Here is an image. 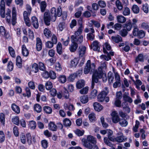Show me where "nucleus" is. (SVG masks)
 I'll list each match as a JSON object with an SVG mask.
<instances>
[{"label": "nucleus", "instance_id": "obj_1", "mask_svg": "<svg viewBox=\"0 0 149 149\" xmlns=\"http://www.w3.org/2000/svg\"><path fill=\"white\" fill-rule=\"evenodd\" d=\"M102 78L104 82H105L107 80V77L106 74L102 71L101 67L98 68V70H96L93 74L92 77L91 88L93 89L95 86V83H97L99 79Z\"/></svg>", "mask_w": 149, "mask_h": 149}, {"label": "nucleus", "instance_id": "obj_2", "mask_svg": "<svg viewBox=\"0 0 149 149\" xmlns=\"http://www.w3.org/2000/svg\"><path fill=\"white\" fill-rule=\"evenodd\" d=\"M0 14L1 17L3 18L5 16L6 20L8 23L10 22L11 17L10 10L8 9L5 15V3L4 0H1L0 3Z\"/></svg>", "mask_w": 149, "mask_h": 149}, {"label": "nucleus", "instance_id": "obj_3", "mask_svg": "<svg viewBox=\"0 0 149 149\" xmlns=\"http://www.w3.org/2000/svg\"><path fill=\"white\" fill-rule=\"evenodd\" d=\"M72 36V39H71V44L70 45L69 48V50L72 52H75L77 49L78 47V44H80L82 42V38L80 37L79 39L77 40H75V39Z\"/></svg>", "mask_w": 149, "mask_h": 149}, {"label": "nucleus", "instance_id": "obj_4", "mask_svg": "<svg viewBox=\"0 0 149 149\" xmlns=\"http://www.w3.org/2000/svg\"><path fill=\"white\" fill-rule=\"evenodd\" d=\"M95 68V64L92 63L91 64V61L90 60H88L86 64L84 71V73L86 74H88L91 69H94Z\"/></svg>", "mask_w": 149, "mask_h": 149}, {"label": "nucleus", "instance_id": "obj_5", "mask_svg": "<svg viewBox=\"0 0 149 149\" xmlns=\"http://www.w3.org/2000/svg\"><path fill=\"white\" fill-rule=\"evenodd\" d=\"M82 30L83 28H81V27H79L77 31L75 32L74 35L72 36L71 39H72V37L74 36V37L75 39V40H77L80 37H81L82 38V42L83 36L82 35H80L82 32Z\"/></svg>", "mask_w": 149, "mask_h": 149}, {"label": "nucleus", "instance_id": "obj_6", "mask_svg": "<svg viewBox=\"0 0 149 149\" xmlns=\"http://www.w3.org/2000/svg\"><path fill=\"white\" fill-rule=\"evenodd\" d=\"M106 90L107 91H103L101 92L98 95L97 98L98 101L100 102H103L104 100V98L108 93V91H107V88H105Z\"/></svg>", "mask_w": 149, "mask_h": 149}, {"label": "nucleus", "instance_id": "obj_7", "mask_svg": "<svg viewBox=\"0 0 149 149\" xmlns=\"http://www.w3.org/2000/svg\"><path fill=\"white\" fill-rule=\"evenodd\" d=\"M112 116V120L113 122L114 123H116L120 120V119L118 113L116 111H113L111 114Z\"/></svg>", "mask_w": 149, "mask_h": 149}, {"label": "nucleus", "instance_id": "obj_8", "mask_svg": "<svg viewBox=\"0 0 149 149\" xmlns=\"http://www.w3.org/2000/svg\"><path fill=\"white\" fill-rule=\"evenodd\" d=\"M51 16L48 12H45L44 15V21L46 25H49L50 24Z\"/></svg>", "mask_w": 149, "mask_h": 149}, {"label": "nucleus", "instance_id": "obj_9", "mask_svg": "<svg viewBox=\"0 0 149 149\" xmlns=\"http://www.w3.org/2000/svg\"><path fill=\"white\" fill-rule=\"evenodd\" d=\"M31 23L33 27L36 29H37L39 27V23L37 18L35 16L32 17Z\"/></svg>", "mask_w": 149, "mask_h": 149}, {"label": "nucleus", "instance_id": "obj_10", "mask_svg": "<svg viewBox=\"0 0 149 149\" xmlns=\"http://www.w3.org/2000/svg\"><path fill=\"white\" fill-rule=\"evenodd\" d=\"M38 2L40 5L41 12H44L45 11L47 6V3L45 1H40L38 0Z\"/></svg>", "mask_w": 149, "mask_h": 149}, {"label": "nucleus", "instance_id": "obj_11", "mask_svg": "<svg viewBox=\"0 0 149 149\" xmlns=\"http://www.w3.org/2000/svg\"><path fill=\"white\" fill-rule=\"evenodd\" d=\"M79 59L78 58H75L72 59L70 63V68L75 67L79 63Z\"/></svg>", "mask_w": 149, "mask_h": 149}, {"label": "nucleus", "instance_id": "obj_12", "mask_svg": "<svg viewBox=\"0 0 149 149\" xmlns=\"http://www.w3.org/2000/svg\"><path fill=\"white\" fill-rule=\"evenodd\" d=\"M0 35L4 36L6 38H10L9 34L6 33L5 28L2 26L0 27Z\"/></svg>", "mask_w": 149, "mask_h": 149}, {"label": "nucleus", "instance_id": "obj_13", "mask_svg": "<svg viewBox=\"0 0 149 149\" xmlns=\"http://www.w3.org/2000/svg\"><path fill=\"white\" fill-rule=\"evenodd\" d=\"M12 22L13 25H14L16 23V12L15 7H13L12 10Z\"/></svg>", "mask_w": 149, "mask_h": 149}, {"label": "nucleus", "instance_id": "obj_14", "mask_svg": "<svg viewBox=\"0 0 149 149\" xmlns=\"http://www.w3.org/2000/svg\"><path fill=\"white\" fill-rule=\"evenodd\" d=\"M26 137L27 139V141L28 144L30 145L31 144L32 141L34 143L36 142V139L34 136H33L32 137L31 136V134L30 133H28L26 134Z\"/></svg>", "mask_w": 149, "mask_h": 149}, {"label": "nucleus", "instance_id": "obj_15", "mask_svg": "<svg viewBox=\"0 0 149 149\" xmlns=\"http://www.w3.org/2000/svg\"><path fill=\"white\" fill-rule=\"evenodd\" d=\"M129 95L128 93L125 92L123 95V99L124 101L131 103L132 102L133 100Z\"/></svg>", "mask_w": 149, "mask_h": 149}, {"label": "nucleus", "instance_id": "obj_16", "mask_svg": "<svg viewBox=\"0 0 149 149\" xmlns=\"http://www.w3.org/2000/svg\"><path fill=\"white\" fill-rule=\"evenodd\" d=\"M86 48L85 46H81L79 47L78 49V53L79 57H83L86 51Z\"/></svg>", "mask_w": 149, "mask_h": 149}, {"label": "nucleus", "instance_id": "obj_17", "mask_svg": "<svg viewBox=\"0 0 149 149\" xmlns=\"http://www.w3.org/2000/svg\"><path fill=\"white\" fill-rule=\"evenodd\" d=\"M92 49L95 51H99L100 49L99 43L97 41H94L92 45Z\"/></svg>", "mask_w": 149, "mask_h": 149}, {"label": "nucleus", "instance_id": "obj_18", "mask_svg": "<svg viewBox=\"0 0 149 149\" xmlns=\"http://www.w3.org/2000/svg\"><path fill=\"white\" fill-rule=\"evenodd\" d=\"M127 139V138H125L123 135L122 133H120V136H118L116 138H115L114 141H116L119 142H122Z\"/></svg>", "mask_w": 149, "mask_h": 149}, {"label": "nucleus", "instance_id": "obj_19", "mask_svg": "<svg viewBox=\"0 0 149 149\" xmlns=\"http://www.w3.org/2000/svg\"><path fill=\"white\" fill-rule=\"evenodd\" d=\"M43 34L45 37L48 39L50 38L52 36L51 31L47 28H46L44 29Z\"/></svg>", "mask_w": 149, "mask_h": 149}, {"label": "nucleus", "instance_id": "obj_20", "mask_svg": "<svg viewBox=\"0 0 149 149\" xmlns=\"http://www.w3.org/2000/svg\"><path fill=\"white\" fill-rule=\"evenodd\" d=\"M93 107L95 110L100 111L103 109V107L100 103L95 102L93 104Z\"/></svg>", "mask_w": 149, "mask_h": 149}, {"label": "nucleus", "instance_id": "obj_21", "mask_svg": "<svg viewBox=\"0 0 149 149\" xmlns=\"http://www.w3.org/2000/svg\"><path fill=\"white\" fill-rule=\"evenodd\" d=\"M42 42L40 39L38 38H37L36 48L38 51H40L42 49Z\"/></svg>", "mask_w": 149, "mask_h": 149}, {"label": "nucleus", "instance_id": "obj_22", "mask_svg": "<svg viewBox=\"0 0 149 149\" xmlns=\"http://www.w3.org/2000/svg\"><path fill=\"white\" fill-rule=\"evenodd\" d=\"M51 13L52 17H53L52 20L53 22H54L56 20L57 16L56 9L55 8H52L51 9Z\"/></svg>", "mask_w": 149, "mask_h": 149}, {"label": "nucleus", "instance_id": "obj_23", "mask_svg": "<svg viewBox=\"0 0 149 149\" xmlns=\"http://www.w3.org/2000/svg\"><path fill=\"white\" fill-rule=\"evenodd\" d=\"M22 60L20 56H18L16 59V65L19 68H22Z\"/></svg>", "mask_w": 149, "mask_h": 149}, {"label": "nucleus", "instance_id": "obj_24", "mask_svg": "<svg viewBox=\"0 0 149 149\" xmlns=\"http://www.w3.org/2000/svg\"><path fill=\"white\" fill-rule=\"evenodd\" d=\"M108 139L110 141L114 142V141L115 138L113 136H112L113 132L112 131L110 130H107V133Z\"/></svg>", "mask_w": 149, "mask_h": 149}, {"label": "nucleus", "instance_id": "obj_25", "mask_svg": "<svg viewBox=\"0 0 149 149\" xmlns=\"http://www.w3.org/2000/svg\"><path fill=\"white\" fill-rule=\"evenodd\" d=\"M22 53L24 56H27L29 54V52L25 45H23L22 46Z\"/></svg>", "mask_w": 149, "mask_h": 149}, {"label": "nucleus", "instance_id": "obj_26", "mask_svg": "<svg viewBox=\"0 0 149 149\" xmlns=\"http://www.w3.org/2000/svg\"><path fill=\"white\" fill-rule=\"evenodd\" d=\"M49 129L52 131H56L57 129V127L56 125L53 122H50L48 124Z\"/></svg>", "mask_w": 149, "mask_h": 149}, {"label": "nucleus", "instance_id": "obj_27", "mask_svg": "<svg viewBox=\"0 0 149 149\" xmlns=\"http://www.w3.org/2000/svg\"><path fill=\"white\" fill-rule=\"evenodd\" d=\"M111 38L114 42L116 43H118L122 41V37L119 35H117L116 36H112L111 37Z\"/></svg>", "mask_w": 149, "mask_h": 149}, {"label": "nucleus", "instance_id": "obj_28", "mask_svg": "<svg viewBox=\"0 0 149 149\" xmlns=\"http://www.w3.org/2000/svg\"><path fill=\"white\" fill-rule=\"evenodd\" d=\"M85 84V81L83 80L78 81L76 83V87L77 88L80 89L84 87Z\"/></svg>", "mask_w": 149, "mask_h": 149}, {"label": "nucleus", "instance_id": "obj_29", "mask_svg": "<svg viewBox=\"0 0 149 149\" xmlns=\"http://www.w3.org/2000/svg\"><path fill=\"white\" fill-rule=\"evenodd\" d=\"M87 139L88 142H90L94 145H95L97 143L96 139L92 136H88Z\"/></svg>", "mask_w": 149, "mask_h": 149}, {"label": "nucleus", "instance_id": "obj_30", "mask_svg": "<svg viewBox=\"0 0 149 149\" xmlns=\"http://www.w3.org/2000/svg\"><path fill=\"white\" fill-rule=\"evenodd\" d=\"M11 108L16 113L19 114L20 113V109L19 107L15 104L13 103L12 104Z\"/></svg>", "mask_w": 149, "mask_h": 149}, {"label": "nucleus", "instance_id": "obj_31", "mask_svg": "<svg viewBox=\"0 0 149 149\" xmlns=\"http://www.w3.org/2000/svg\"><path fill=\"white\" fill-rule=\"evenodd\" d=\"M82 141L84 142V145L86 147L89 149H93V146L91 143L87 142L84 139H82Z\"/></svg>", "mask_w": 149, "mask_h": 149}, {"label": "nucleus", "instance_id": "obj_32", "mask_svg": "<svg viewBox=\"0 0 149 149\" xmlns=\"http://www.w3.org/2000/svg\"><path fill=\"white\" fill-rule=\"evenodd\" d=\"M108 79L110 84L113 82L114 79V75L113 74L111 71L109 72L108 73Z\"/></svg>", "mask_w": 149, "mask_h": 149}, {"label": "nucleus", "instance_id": "obj_33", "mask_svg": "<svg viewBox=\"0 0 149 149\" xmlns=\"http://www.w3.org/2000/svg\"><path fill=\"white\" fill-rule=\"evenodd\" d=\"M117 19L118 22L121 23H123L126 21V18L123 15L118 16Z\"/></svg>", "mask_w": 149, "mask_h": 149}, {"label": "nucleus", "instance_id": "obj_34", "mask_svg": "<svg viewBox=\"0 0 149 149\" xmlns=\"http://www.w3.org/2000/svg\"><path fill=\"white\" fill-rule=\"evenodd\" d=\"M62 46L61 43L60 42H58L57 45L56 49L57 53L60 55L62 53Z\"/></svg>", "mask_w": 149, "mask_h": 149}, {"label": "nucleus", "instance_id": "obj_35", "mask_svg": "<svg viewBox=\"0 0 149 149\" xmlns=\"http://www.w3.org/2000/svg\"><path fill=\"white\" fill-rule=\"evenodd\" d=\"M5 115L3 113H0V121L1 125L4 126L5 123Z\"/></svg>", "mask_w": 149, "mask_h": 149}, {"label": "nucleus", "instance_id": "obj_36", "mask_svg": "<svg viewBox=\"0 0 149 149\" xmlns=\"http://www.w3.org/2000/svg\"><path fill=\"white\" fill-rule=\"evenodd\" d=\"M139 61H140L141 62H143L144 61L143 55L142 54H139L136 58V63H137Z\"/></svg>", "mask_w": 149, "mask_h": 149}, {"label": "nucleus", "instance_id": "obj_37", "mask_svg": "<svg viewBox=\"0 0 149 149\" xmlns=\"http://www.w3.org/2000/svg\"><path fill=\"white\" fill-rule=\"evenodd\" d=\"M34 110L37 113H40L42 111L41 107L40 104H36L34 105Z\"/></svg>", "mask_w": 149, "mask_h": 149}, {"label": "nucleus", "instance_id": "obj_38", "mask_svg": "<svg viewBox=\"0 0 149 149\" xmlns=\"http://www.w3.org/2000/svg\"><path fill=\"white\" fill-rule=\"evenodd\" d=\"M119 34L123 37L126 36L128 34V32L125 29H123L119 31Z\"/></svg>", "mask_w": 149, "mask_h": 149}, {"label": "nucleus", "instance_id": "obj_39", "mask_svg": "<svg viewBox=\"0 0 149 149\" xmlns=\"http://www.w3.org/2000/svg\"><path fill=\"white\" fill-rule=\"evenodd\" d=\"M123 27L125 28V29H126L127 30V31H130L132 29V23L130 22L126 23L124 25V26Z\"/></svg>", "mask_w": 149, "mask_h": 149}, {"label": "nucleus", "instance_id": "obj_40", "mask_svg": "<svg viewBox=\"0 0 149 149\" xmlns=\"http://www.w3.org/2000/svg\"><path fill=\"white\" fill-rule=\"evenodd\" d=\"M57 78L58 81L62 83H65L66 80V77L64 75H60Z\"/></svg>", "mask_w": 149, "mask_h": 149}, {"label": "nucleus", "instance_id": "obj_41", "mask_svg": "<svg viewBox=\"0 0 149 149\" xmlns=\"http://www.w3.org/2000/svg\"><path fill=\"white\" fill-rule=\"evenodd\" d=\"M80 100L82 103H86L88 102V97L87 95H84L81 96L80 98Z\"/></svg>", "mask_w": 149, "mask_h": 149}, {"label": "nucleus", "instance_id": "obj_42", "mask_svg": "<svg viewBox=\"0 0 149 149\" xmlns=\"http://www.w3.org/2000/svg\"><path fill=\"white\" fill-rule=\"evenodd\" d=\"M43 110L47 114H50L52 113V108L49 106H44L43 108Z\"/></svg>", "mask_w": 149, "mask_h": 149}, {"label": "nucleus", "instance_id": "obj_43", "mask_svg": "<svg viewBox=\"0 0 149 149\" xmlns=\"http://www.w3.org/2000/svg\"><path fill=\"white\" fill-rule=\"evenodd\" d=\"M119 123L122 127H126L128 124V122L127 120L125 119H120Z\"/></svg>", "mask_w": 149, "mask_h": 149}, {"label": "nucleus", "instance_id": "obj_44", "mask_svg": "<svg viewBox=\"0 0 149 149\" xmlns=\"http://www.w3.org/2000/svg\"><path fill=\"white\" fill-rule=\"evenodd\" d=\"M45 86L46 90H50L52 88L53 86L52 83L49 81H47L45 84Z\"/></svg>", "mask_w": 149, "mask_h": 149}, {"label": "nucleus", "instance_id": "obj_45", "mask_svg": "<svg viewBox=\"0 0 149 149\" xmlns=\"http://www.w3.org/2000/svg\"><path fill=\"white\" fill-rule=\"evenodd\" d=\"M132 10L134 13L137 14L139 13V8L136 5H133L132 7Z\"/></svg>", "mask_w": 149, "mask_h": 149}, {"label": "nucleus", "instance_id": "obj_46", "mask_svg": "<svg viewBox=\"0 0 149 149\" xmlns=\"http://www.w3.org/2000/svg\"><path fill=\"white\" fill-rule=\"evenodd\" d=\"M63 124L66 127H70L71 124V122L69 119L65 118L63 120Z\"/></svg>", "mask_w": 149, "mask_h": 149}, {"label": "nucleus", "instance_id": "obj_47", "mask_svg": "<svg viewBox=\"0 0 149 149\" xmlns=\"http://www.w3.org/2000/svg\"><path fill=\"white\" fill-rule=\"evenodd\" d=\"M62 96L66 99H68L69 97V95L67 90L65 88L64 89L62 92Z\"/></svg>", "mask_w": 149, "mask_h": 149}, {"label": "nucleus", "instance_id": "obj_48", "mask_svg": "<svg viewBox=\"0 0 149 149\" xmlns=\"http://www.w3.org/2000/svg\"><path fill=\"white\" fill-rule=\"evenodd\" d=\"M8 49L11 56L13 57H15V54L14 49L12 47H9Z\"/></svg>", "mask_w": 149, "mask_h": 149}, {"label": "nucleus", "instance_id": "obj_49", "mask_svg": "<svg viewBox=\"0 0 149 149\" xmlns=\"http://www.w3.org/2000/svg\"><path fill=\"white\" fill-rule=\"evenodd\" d=\"M38 71V64L36 63H34L32 66V71L36 73Z\"/></svg>", "mask_w": 149, "mask_h": 149}, {"label": "nucleus", "instance_id": "obj_50", "mask_svg": "<svg viewBox=\"0 0 149 149\" xmlns=\"http://www.w3.org/2000/svg\"><path fill=\"white\" fill-rule=\"evenodd\" d=\"M145 35L144 31L142 30H140L136 36L139 38H142L144 37Z\"/></svg>", "mask_w": 149, "mask_h": 149}, {"label": "nucleus", "instance_id": "obj_51", "mask_svg": "<svg viewBox=\"0 0 149 149\" xmlns=\"http://www.w3.org/2000/svg\"><path fill=\"white\" fill-rule=\"evenodd\" d=\"M97 91L95 89H94L91 91L90 95V97L91 99L94 98L97 95Z\"/></svg>", "mask_w": 149, "mask_h": 149}, {"label": "nucleus", "instance_id": "obj_52", "mask_svg": "<svg viewBox=\"0 0 149 149\" xmlns=\"http://www.w3.org/2000/svg\"><path fill=\"white\" fill-rule=\"evenodd\" d=\"M29 127L32 129H35L36 126V123L35 121L32 120L30 122Z\"/></svg>", "mask_w": 149, "mask_h": 149}, {"label": "nucleus", "instance_id": "obj_53", "mask_svg": "<svg viewBox=\"0 0 149 149\" xmlns=\"http://www.w3.org/2000/svg\"><path fill=\"white\" fill-rule=\"evenodd\" d=\"M116 4L117 8L119 10H121L123 8V5L119 0H116Z\"/></svg>", "mask_w": 149, "mask_h": 149}, {"label": "nucleus", "instance_id": "obj_54", "mask_svg": "<svg viewBox=\"0 0 149 149\" xmlns=\"http://www.w3.org/2000/svg\"><path fill=\"white\" fill-rule=\"evenodd\" d=\"M41 144L42 147L44 149H46L48 147L47 141L45 140H42L41 141Z\"/></svg>", "mask_w": 149, "mask_h": 149}, {"label": "nucleus", "instance_id": "obj_55", "mask_svg": "<svg viewBox=\"0 0 149 149\" xmlns=\"http://www.w3.org/2000/svg\"><path fill=\"white\" fill-rule=\"evenodd\" d=\"M74 132L76 135L78 136H81L84 135V130H81L77 129Z\"/></svg>", "mask_w": 149, "mask_h": 149}, {"label": "nucleus", "instance_id": "obj_56", "mask_svg": "<svg viewBox=\"0 0 149 149\" xmlns=\"http://www.w3.org/2000/svg\"><path fill=\"white\" fill-rule=\"evenodd\" d=\"M130 14V9L127 7L125 8L123 12V14L125 16L129 15Z\"/></svg>", "mask_w": 149, "mask_h": 149}, {"label": "nucleus", "instance_id": "obj_57", "mask_svg": "<svg viewBox=\"0 0 149 149\" xmlns=\"http://www.w3.org/2000/svg\"><path fill=\"white\" fill-rule=\"evenodd\" d=\"M142 10L146 13L148 12V6L147 4L145 3L142 6Z\"/></svg>", "mask_w": 149, "mask_h": 149}, {"label": "nucleus", "instance_id": "obj_58", "mask_svg": "<svg viewBox=\"0 0 149 149\" xmlns=\"http://www.w3.org/2000/svg\"><path fill=\"white\" fill-rule=\"evenodd\" d=\"M139 30L137 26H134L132 31V33L134 36H136Z\"/></svg>", "mask_w": 149, "mask_h": 149}, {"label": "nucleus", "instance_id": "obj_59", "mask_svg": "<svg viewBox=\"0 0 149 149\" xmlns=\"http://www.w3.org/2000/svg\"><path fill=\"white\" fill-rule=\"evenodd\" d=\"M12 122L15 124L18 125L19 124V118L18 116H16L12 119Z\"/></svg>", "mask_w": 149, "mask_h": 149}, {"label": "nucleus", "instance_id": "obj_60", "mask_svg": "<svg viewBox=\"0 0 149 149\" xmlns=\"http://www.w3.org/2000/svg\"><path fill=\"white\" fill-rule=\"evenodd\" d=\"M13 63L11 61H9L8 64L7 70L8 71H11L13 70Z\"/></svg>", "mask_w": 149, "mask_h": 149}, {"label": "nucleus", "instance_id": "obj_61", "mask_svg": "<svg viewBox=\"0 0 149 149\" xmlns=\"http://www.w3.org/2000/svg\"><path fill=\"white\" fill-rule=\"evenodd\" d=\"M88 91V87H85L82 89L80 91V93L82 94H86L87 93Z\"/></svg>", "mask_w": 149, "mask_h": 149}, {"label": "nucleus", "instance_id": "obj_62", "mask_svg": "<svg viewBox=\"0 0 149 149\" xmlns=\"http://www.w3.org/2000/svg\"><path fill=\"white\" fill-rule=\"evenodd\" d=\"M77 76L75 73L72 74L69 76L68 78V79L71 81H73L74 80L75 78H76Z\"/></svg>", "mask_w": 149, "mask_h": 149}, {"label": "nucleus", "instance_id": "obj_63", "mask_svg": "<svg viewBox=\"0 0 149 149\" xmlns=\"http://www.w3.org/2000/svg\"><path fill=\"white\" fill-rule=\"evenodd\" d=\"M88 118L90 120L91 122L95 120L96 117L95 115L93 113L90 114L88 116Z\"/></svg>", "mask_w": 149, "mask_h": 149}, {"label": "nucleus", "instance_id": "obj_64", "mask_svg": "<svg viewBox=\"0 0 149 149\" xmlns=\"http://www.w3.org/2000/svg\"><path fill=\"white\" fill-rule=\"evenodd\" d=\"M54 44L52 42L49 41L46 42L45 46L48 48H51L53 47Z\"/></svg>", "mask_w": 149, "mask_h": 149}]
</instances>
